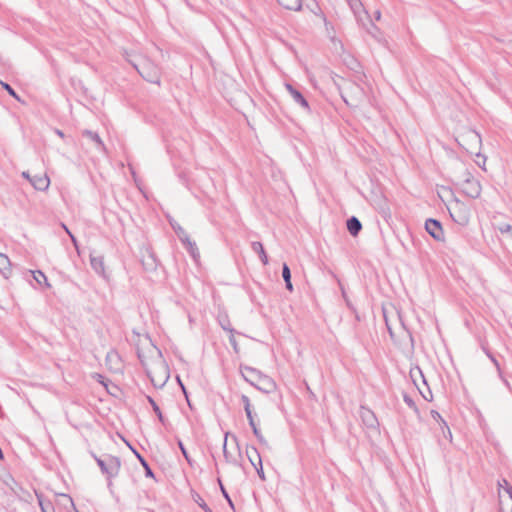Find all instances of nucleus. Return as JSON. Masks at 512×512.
Returning a JSON list of instances; mask_svg holds the SVG:
<instances>
[{
	"instance_id": "10",
	"label": "nucleus",
	"mask_w": 512,
	"mask_h": 512,
	"mask_svg": "<svg viewBox=\"0 0 512 512\" xmlns=\"http://www.w3.org/2000/svg\"><path fill=\"white\" fill-rule=\"evenodd\" d=\"M505 492L499 490V512H512V486L507 480H503Z\"/></svg>"
},
{
	"instance_id": "45",
	"label": "nucleus",
	"mask_w": 512,
	"mask_h": 512,
	"mask_svg": "<svg viewBox=\"0 0 512 512\" xmlns=\"http://www.w3.org/2000/svg\"><path fill=\"white\" fill-rule=\"evenodd\" d=\"M255 469L257 471L258 476L262 480H265V475H264V471H263V467H262V461L260 463H258L257 468H255Z\"/></svg>"
},
{
	"instance_id": "22",
	"label": "nucleus",
	"mask_w": 512,
	"mask_h": 512,
	"mask_svg": "<svg viewBox=\"0 0 512 512\" xmlns=\"http://www.w3.org/2000/svg\"><path fill=\"white\" fill-rule=\"evenodd\" d=\"M363 27L377 41H379V42L382 41V34L380 33L379 29L373 23H371L370 19L368 21L366 20V26H363Z\"/></svg>"
},
{
	"instance_id": "38",
	"label": "nucleus",
	"mask_w": 512,
	"mask_h": 512,
	"mask_svg": "<svg viewBox=\"0 0 512 512\" xmlns=\"http://www.w3.org/2000/svg\"><path fill=\"white\" fill-rule=\"evenodd\" d=\"M178 446H179V448H180V450H181V452H182L183 456H184V457H185V459L187 460V462H188L189 464H191L190 456H189V454H188V452H187L186 448L184 447V445H183V443H182V441H181V440H178Z\"/></svg>"
},
{
	"instance_id": "15",
	"label": "nucleus",
	"mask_w": 512,
	"mask_h": 512,
	"mask_svg": "<svg viewBox=\"0 0 512 512\" xmlns=\"http://www.w3.org/2000/svg\"><path fill=\"white\" fill-rule=\"evenodd\" d=\"M241 373H242L244 379L253 386H255V384H256V381H257L256 379H258L262 376V373L260 371H258L255 368L248 367V366L242 367Z\"/></svg>"
},
{
	"instance_id": "5",
	"label": "nucleus",
	"mask_w": 512,
	"mask_h": 512,
	"mask_svg": "<svg viewBox=\"0 0 512 512\" xmlns=\"http://www.w3.org/2000/svg\"><path fill=\"white\" fill-rule=\"evenodd\" d=\"M458 143L470 153H474L481 146V136L474 130H467L459 135Z\"/></svg>"
},
{
	"instance_id": "57",
	"label": "nucleus",
	"mask_w": 512,
	"mask_h": 512,
	"mask_svg": "<svg viewBox=\"0 0 512 512\" xmlns=\"http://www.w3.org/2000/svg\"><path fill=\"white\" fill-rule=\"evenodd\" d=\"M375 20L379 21L381 19V12L380 10L375 11L374 13Z\"/></svg>"
},
{
	"instance_id": "25",
	"label": "nucleus",
	"mask_w": 512,
	"mask_h": 512,
	"mask_svg": "<svg viewBox=\"0 0 512 512\" xmlns=\"http://www.w3.org/2000/svg\"><path fill=\"white\" fill-rule=\"evenodd\" d=\"M82 134H83V136H85V137H87V138L91 139L93 142H95V143H96V145H97L100 149H102V150H105V149H106V148H105V145H104V143H103V141L101 140V138L99 137V135H98L97 133L92 132V131H90V130H84V131L82 132Z\"/></svg>"
},
{
	"instance_id": "3",
	"label": "nucleus",
	"mask_w": 512,
	"mask_h": 512,
	"mask_svg": "<svg viewBox=\"0 0 512 512\" xmlns=\"http://www.w3.org/2000/svg\"><path fill=\"white\" fill-rule=\"evenodd\" d=\"M456 184L461 187L463 193L472 199H477L481 195L482 187L480 182L467 169H463L456 176Z\"/></svg>"
},
{
	"instance_id": "12",
	"label": "nucleus",
	"mask_w": 512,
	"mask_h": 512,
	"mask_svg": "<svg viewBox=\"0 0 512 512\" xmlns=\"http://www.w3.org/2000/svg\"><path fill=\"white\" fill-rule=\"evenodd\" d=\"M425 229L435 240H444L443 228L439 221L435 219H428L425 223Z\"/></svg>"
},
{
	"instance_id": "24",
	"label": "nucleus",
	"mask_w": 512,
	"mask_h": 512,
	"mask_svg": "<svg viewBox=\"0 0 512 512\" xmlns=\"http://www.w3.org/2000/svg\"><path fill=\"white\" fill-rule=\"evenodd\" d=\"M285 9L298 11L301 9V0H277Z\"/></svg>"
},
{
	"instance_id": "35",
	"label": "nucleus",
	"mask_w": 512,
	"mask_h": 512,
	"mask_svg": "<svg viewBox=\"0 0 512 512\" xmlns=\"http://www.w3.org/2000/svg\"><path fill=\"white\" fill-rule=\"evenodd\" d=\"M95 461L97 462L99 468L101 469V472L106 475L107 471V456L105 458H99L95 454H92Z\"/></svg>"
},
{
	"instance_id": "20",
	"label": "nucleus",
	"mask_w": 512,
	"mask_h": 512,
	"mask_svg": "<svg viewBox=\"0 0 512 512\" xmlns=\"http://www.w3.org/2000/svg\"><path fill=\"white\" fill-rule=\"evenodd\" d=\"M251 248L255 253H257L259 255L261 262L264 265H267L268 264V256L264 250L262 243L258 242V241L252 242Z\"/></svg>"
},
{
	"instance_id": "36",
	"label": "nucleus",
	"mask_w": 512,
	"mask_h": 512,
	"mask_svg": "<svg viewBox=\"0 0 512 512\" xmlns=\"http://www.w3.org/2000/svg\"><path fill=\"white\" fill-rule=\"evenodd\" d=\"M147 399H148L149 403L151 404L154 412L157 414L159 420L162 423H164V418H163V415L161 413V410H160L159 406L156 404V402L150 396H148Z\"/></svg>"
},
{
	"instance_id": "58",
	"label": "nucleus",
	"mask_w": 512,
	"mask_h": 512,
	"mask_svg": "<svg viewBox=\"0 0 512 512\" xmlns=\"http://www.w3.org/2000/svg\"><path fill=\"white\" fill-rule=\"evenodd\" d=\"M404 400L405 402L409 405V406H413L414 405V402L407 396L404 397Z\"/></svg>"
},
{
	"instance_id": "43",
	"label": "nucleus",
	"mask_w": 512,
	"mask_h": 512,
	"mask_svg": "<svg viewBox=\"0 0 512 512\" xmlns=\"http://www.w3.org/2000/svg\"><path fill=\"white\" fill-rule=\"evenodd\" d=\"M241 400L244 405V410L251 409L250 399L248 396L242 395Z\"/></svg>"
},
{
	"instance_id": "1",
	"label": "nucleus",
	"mask_w": 512,
	"mask_h": 512,
	"mask_svg": "<svg viewBox=\"0 0 512 512\" xmlns=\"http://www.w3.org/2000/svg\"><path fill=\"white\" fill-rule=\"evenodd\" d=\"M127 60L133 65L138 73L148 82L160 85L161 71L160 68L146 56L138 55Z\"/></svg>"
},
{
	"instance_id": "52",
	"label": "nucleus",
	"mask_w": 512,
	"mask_h": 512,
	"mask_svg": "<svg viewBox=\"0 0 512 512\" xmlns=\"http://www.w3.org/2000/svg\"><path fill=\"white\" fill-rule=\"evenodd\" d=\"M177 236L179 237V239H182L185 236H188V234L184 229H180V231H177Z\"/></svg>"
},
{
	"instance_id": "18",
	"label": "nucleus",
	"mask_w": 512,
	"mask_h": 512,
	"mask_svg": "<svg viewBox=\"0 0 512 512\" xmlns=\"http://www.w3.org/2000/svg\"><path fill=\"white\" fill-rule=\"evenodd\" d=\"M0 273L5 278H9V276L11 275L10 260L5 254H2V253H0Z\"/></svg>"
},
{
	"instance_id": "59",
	"label": "nucleus",
	"mask_w": 512,
	"mask_h": 512,
	"mask_svg": "<svg viewBox=\"0 0 512 512\" xmlns=\"http://www.w3.org/2000/svg\"><path fill=\"white\" fill-rule=\"evenodd\" d=\"M503 480L504 479H502L501 481L498 482V486L503 489L502 492H505L506 485H505V483H503Z\"/></svg>"
},
{
	"instance_id": "11",
	"label": "nucleus",
	"mask_w": 512,
	"mask_h": 512,
	"mask_svg": "<svg viewBox=\"0 0 512 512\" xmlns=\"http://www.w3.org/2000/svg\"><path fill=\"white\" fill-rule=\"evenodd\" d=\"M121 468V461L118 457L107 455V471L106 476L108 479V485H111V479L119 474Z\"/></svg>"
},
{
	"instance_id": "56",
	"label": "nucleus",
	"mask_w": 512,
	"mask_h": 512,
	"mask_svg": "<svg viewBox=\"0 0 512 512\" xmlns=\"http://www.w3.org/2000/svg\"><path fill=\"white\" fill-rule=\"evenodd\" d=\"M22 176H23L25 179H27L28 181H32V178H31V176H30L29 171H24V172H22Z\"/></svg>"
},
{
	"instance_id": "62",
	"label": "nucleus",
	"mask_w": 512,
	"mask_h": 512,
	"mask_svg": "<svg viewBox=\"0 0 512 512\" xmlns=\"http://www.w3.org/2000/svg\"><path fill=\"white\" fill-rule=\"evenodd\" d=\"M55 132H56V134H57L59 137H61V138H63V137H64V133H63L61 130L56 129V131H55Z\"/></svg>"
},
{
	"instance_id": "55",
	"label": "nucleus",
	"mask_w": 512,
	"mask_h": 512,
	"mask_svg": "<svg viewBox=\"0 0 512 512\" xmlns=\"http://www.w3.org/2000/svg\"><path fill=\"white\" fill-rule=\"evenodd\" d=\"M476 156H477L478 158H480V157H481V158L483 159V164L481 165V164L478 162V165H479L481 168L485 169V168H484V165H485V162H486V157H485V156H482L480 153H476Z\"/></svg>"
},
{
	"instance_id": "40",
	"label": "nucleus",
	"mask_w": 512,
	"mask_h": 512,
	"mask_svg": "<svg viewBox=\"0 0 512 512\" xmlns=\"http://www.w3.org/2000/svg\"><path fill=\"white\" fill-rule=\"evenodd\" d=\"M229 342H230V344L232 345V347H233L234 351H235L236 353H238V352H239V346H238V343H237V341H236V339H235L234 332H233V333H230V336H229Z\"/></svg>"
},
{
	"instance_id": "50",
	"label": "nucleus",
	"mask_w": 512,
	"mask_h": 512,
	"mask_svg": "<svg viewBox=\"0 0 512 512\" xmlns=\"http://www.w3.org/2000/svg\"><path fill=\"white\" fill-rule=\"evenodd\" d=\"M180 241L183 243V245L186 247L187 245H189L192 241L191 239L189 238V235L188 236H185L184 238L180 239Z\"/></svg>"
},
{
	"instance_id": "13",
	"label": "nucleus",
	"mask_w": 512,
	"mask_h": 512,
	"mask_svg": "<svg viewBox=\"0 0 512 512\" xmlns=\"http://www.w3.org/2000/svg\"><path fill=\"white\" fill-rule=\"evenodd\" d=\"M256 380L257 381L254 387L264 393H271L276 389L275 382L267 375L262 374V376Z\"/></svg>"
},
{
	"instance_id": "8",
	"label": "nucleus",
	"mask_w": 512,
	"mask_h": 512,
	"mask_svg": "<svg viewBox=\"0 0 512 512\" xmlns=\"http://www.w3.org/2000/svg\"><path fill=\"white\" fill-rule=\"evenodd\" d=\"M343 100L350 106H357L363 96L362 89L356 84H348L341 93Z\"/></svg>"
},
{
	"instance_id": "9",
	"label": "nucleus",
	"mask_w": 512,
	"mask_h": 512,
	"mask_svg": "<svg viewBox=\"0 0 512 512\" xmlns=\"http://www.w3.org/2000/svg\"><path fill=\"white\" fill-rule=\"evenodd\" d=\"M350 9L352 10L357 22L361 26H366V20H369V14L364 8L360 0H346Z\"/></svg>"
},
{
	"instance_id": "30",
	"label": "nucleus",
	"mask_w": 512,
	"mask_h": 512,
	"mask_svg": "<svg viewBox=\"0 0 512 512\" xmlns=\"http://www.w3.org/2000/svg\"><path fill=\"white\" fill-rule=\"evenodd\" d=\"M218 321L225 331H228L229 333L235 332L227 316H219Z\"/></svg>"
},
{
	"instance_id": "48",
	"label": "nucleus",
	"mask_w": 512,
	"mask_h": 512,
	"mask_svg": "<svg viewBox=\"0 0 512 512\" xmlns=\"http://www.w3.org/2000/svg\"><path fill=\"white\" fill-rule=\"evenodd\" d=\"M198 504L205 512H212V510L207 506V504L202 499L200 502H198Z\"/></svg>"
},
{
	"instance_id": "53",
	"label": "nucleus",
	"mask_w": 512,
	"mask_h": 512,
	"mask_svg": "<svg viewBox=\"0 0 512 512\" xmlns=\"http://www.w3.org/2000/svg\"><path fill=\"white\" fill-rule=\"evenodd\" d=\"M229 436V433H226L225 434V439H224V443H223V452H224V455L227 456V450H226V444H227V438Z\"/></svg>"
},
{
	"instance_id": "27",
	"label": "nucleus",
	"mask_w": 512,
	"mask_h": 512,
	"mask_svg": "<svg viewBox=\"0 0 512 512\" xmlns=\"http://www.w3.org/2000/svg\"><path fill=\"white\" fill-rule=\"evenodd\" d=\"M92 268L99 274L104 272V263L102 257H91Z\"/></svg>"
},
{
	"instance_id": "7",
	"label": "nucleus",
	"mask_w": 512,
	"mask_h": 512,
	"mask_svg": "<svg viewBox=\"0 0 512 512\" xmlns=\"http://www.w3.org/2000/svg\"><path fill=\"white\" fill-rule=\"evenodd\" d=\"M388 313H389L388 310L386 308H384L383 315H384L385 323H386V326H387V329H388V332H389L391 338L394 339L396 330L404 331L405 326L403 324L400 314L397 311L394 312L392 318L389 317Z\"/></svg>"
},
{
	"instance_id": "64",
	"label": "nucleus",
	"mask_w": 512,
	"mask_h": 512,
	"mask_svg": "<svg viewBox=\"0 0 512 512\" xmlns=\"http://www.w3.org/2000/svg\"><path fill=\"white\" fill-rule=\"evenodd\" d=\"M173 229L175 230V232L177 233V231H180V229H183L182 227L180 226H174L173 225Z\"/></svg>"
},
{
	"instance_id": "54",
	"label": "nucleus",
	"mask_w": 512,
	"mask_h": 512,
	"mask_svg": "<svg viewBox=\"0 0 512 512\" xmlns=\"http://www.w3.org/2000/svg\"><path fill=\"white\" fill-rule=\"evenodd\" d=\"M113 359H118V355L116 353H108L107 354V360L111 361Z\"/></svg>"
},
{
	"instance_id": "19",
	"label": "nucleus",
	"mask_w": 512,
	"mask_h": 512,
	"mask_svg": "<svg viewBox=\"0 0 512 512\" xmlns=\"http://www.w3.org/2000/svg\"><path fill=\"white\" fill-rule=\"evenodd\" d=\"M495 228L501 233L505 240L512 243V225L508 223H499Z\"/></svg>"
},
{
	"instance_id": "63",
	"label": "nucleus",
	"mask_w": 512,
	"mask_h": 512,
	"mask_svg": "<svg viewBox=\"0 0 512 512\" xmlns=\"http://www.w3.org/2000/svg\"><path fill=\"white\" fill-rule=\"evenodd\" d=\"M70 238H71V240H72V242H73L74 246L77 248V240H76L75 236H74V235H71V237H70Z\"/></svg>"
},
{
	"instance_id": "51",
	"label": "nucleus",
	"mask_w": 512,
	"mask_h": 512,
	"mask_svg": "<svg viewBox=\"0 0 512 512\" xmlns=\"http://www.w3.org/2000/svg\"><path fill=\"white\" fill-rule=\"evenodd\" d=\"M180 241L183 243V245L186 247L187 245H189L192 241L191 239L189 238V235L188 236H185L184 238L180 239Z\"/></svg>"
},
{
	"instance_id": "47",
	"label": "nucleus",
	"mask_w": 512,
	"mask_h": 512,
	"mask_svg": "<svg viewBox=\"0 0 512 512\" xmlns=\"http://www.w3.org/2000/svg\"><path fill=\"white\" fill-rule=\"evenodd\" d=\"M487 355L491 359V361L494 363V365L496 366V368H497V370L499 372V375L502 378L501 370H500V365H499L498 361L491 354L488 353Z\"/></svg>"
},
{
	"instance_id": "42",
	"label": "nucleus",
	"mask_w": 512,
	"mask_h": 512,
	"mask_svg": "<svg viewBox=\"0 0 512 512\" xmlns=\"http://www.w3.org/2000/svg\"><path fill=\"white\" fill-rule=\"evenodd\" d=\"M253 434L256 436V438L259 440L260 443L267 444V441L264 438V436L262 435V433L260 432L259 428L254 429Z\"/></svg>"
},
{
	"instance_id": "41",
	"label": "nucleus",
	"mask_w": 512,
	"mask_h": 512,
	"mask_svg": "<svg viewBox=\"0 0 512 512\" xmlns=\"http://www.w3.org/2000/svg\"><path fill=\"white\" fill-rule=\"evenodd\" d=\"M218 482H219V485H220L221 491H222V493H223V496H224V497H225V499L228 501L229 505L233 508V502H232L231 498L229 497L228 493L226 492L225 488L223 487L221 480H220V479H218Z\"/></svg>"
},
{
	"instance_id": "23",
	"label": "nucleus",
	"mask_w": 512,
	"mask_h": 512,
	"mask_svg": "<svg viewBox=\"0 0 512 512\" xmlns=\"http://www.w3.org/2000/svg\"><path fill=\"white\" fill-rule=\"evenodd\" d=\"M50 185V179L47 174L34 179V189L46 190Z\"/></svg>"
},
{
	"instance_id": "37",
	"label": "nucleus",
	"mask_w": 512,
	"mask_h": 512,
	"mask_svg": "<svg viewBox=\"0 0 512 512\" xmlns=\"http://www.w3.org/2000/svg\"><path fill=\"white\" fill-rule=\"evenodd\" d=\"M0 84L12 97H14L16 100L22 102L20 97L16 94L15 90L9 84L2 82L1 80H0Z\"/></svg>"
},
{
	"instance_id": "6",
	"label": "nucleus",
	"mask_w": 512,
	"mask_h": 512,
	"mask_svg": "<svg viewBox=\"0 0 512 512\" xmlns=\"http://www.w3.org/2000/svg\"><path fill=\"white\" fill-rule=\"evenodd\" d=\"M359 417L366 428L368 435H376L379 433V422L372 410L361 406L359 410Z\"/></svg>"
},
{
	"instance_id": "49",
	"label": "nucleus",
	"mask_w": 512,
	"mask_h": 512,
	"mask_svg": "<svg viewBox=\"0 0 512 512\" xmlns=\"http://www.w3.org/2000/svg\"><path fill=\"white\" fill-rule=\"evenodd\" d=\"M245 413H246L248 422H252L254 420L252 410L251 409L245 410Z\"/></svg>"
},
{
	"instance_id": "34",
	"label": "nucleus",
	"mask_w": 512,
	"mask_h": 512,
	"mask_svg": "<svg viewBox=\"0 0 512 512\" xmlns=\"http://www.w3.org/2000/svg\"><path fill=\"white\" fill-rule=\"evenodd\" d=\"M186 249L188 250V252L192 256V258L195 261H197L198 258L200 257V254H199V250H198V248L196 246V243L195 242H191L189 245L186 246Z\"/></svg>"
},
{
	"instance_id": "14",
	"label": "nucleus",
	"mask_w": 512,
	"mask_h": 512,
	"mask_svg": "<svg viewBox=\"0 0 512 512\" xmlns=\"http://www.w3.org/2000/svg\"><path fill=\"white\" fill-rule=\"evenodd\" d=\"M285 87L289 91L293 100L297 104H299L303 109H305L307 112H310L309 104H308L307 100L304 98V96L301 94V92L296 90L291 84H286Z\"/></svg>"
},
{
	"instance_id": "2",
	"label": "nucleus",
	"mask_w": 512,
	"mask_h": 512,
	"mask_svg": "<svg viewBox=\"0 0 512 512\" xmlns=\"http://www.w3.org/2000/svg\"><path fill=\"white\" fill-rule=\"evenodd\" d=\"M146 373L155 388H162L169 379V368L161 356L146 365Z\"/></svg>"
},
{
	"instance_id": "32",
	"label": "nucleus",
	"mask_w": 512,
	"mask_h": 512,
	"mask_svg": "<svg viewBox=\"0 0 512 512\" xmlns=\"http://www.w3.org/2000/svg\"><path fill=\"white\" fill-rule=\"evenodd\" d=\"M131 449L133 450V452L135 453V455L137 456V458L139 459V461L141 462V464L145 468L146 476L152 477L153 476V472H152L151 468L149 467L148 463L146 462V460L137 451H135L133 448H131Z\"/></svg>"
},
{
	"instance_id": "26",
	"label": "nucleus",
	"mask_w": 512,
	"mask_h": 512,
	"mask_svg": "<svg viewBox=\"0 0 512 512\" xmlns=\"http://www.w3.org/2000/svg\"><path fill=\"white\" fill-rule=\"evenodd\" d=\"M282 277H283V279L285 281L286 288L289 291H292L293 290V285H292V282H291V272H290V268L288 267L287 264H283Z\"/></svg>"
},
{
	"instance_id": "17",
	"label": "nucleus",
	"mask_w": 512,
	"mask_h": 512,
	"mask_svg": "<svg viewBox=\"0 0 512 512\" xmlns=\"http://www.w3.org/2000/svg\"><path fill=\"white\" fill-rule=\"evenodd\" d=\"M347 229L352 236H357L362 229V224L357 217L352 216L347 220Z\"/></svg>"
},
{
	"instance_id": "21",
	"label": "nucleus",
	"mask_w": 512,
	"mask_h": 512,
	"mask_svg": "<svg viewBox=\"0 0 512 512\" xmlns=\"http://www.w3.org/2000/svg\"><path fill=\"white\" fill-rule=\"evenodd\" d=\"M246 454H247V457H248L250 463L255 468H257L258 463H260L262 461L261 456H260L259 452L257 451V449L255 447L247 448Z\"/></svg>"
},
{
	"instance_id": "46",
	"label": "nucleus",
	"mask_w": 512,
	"mask_h": 512,
	"mask_svg": "<svg viewBox=\"0 0 512 512\" xmlns=\"http://www.w3.org/2000/svg\"><path fill=\"white\" fill-rule=\"evenodd\" d=\"M420 393L422 394L423 398L427 401H431L432 399V393L429 389H427V394L425 392H423L419 387H418Z\"/></svg>"
},
{
	"instance_id": "28",
	"label": "nucleus",
	"mask_w": 512,
	"mask_h": 512,
	"mask_svg": "<svg viewBox=\"0 0 512 512\" xmlns=\"http://www.w3.org/2000/svg\"><path fill=\"white\" fill-rule=\"evenodd\" d=\"M410 376L414 382V384L418 387L417 380L420 378L424 385H426V380L424 378V375L422 373V370L419 367H415L410 370Z\"/></svg>"
},
{
	"instance_id": "44",
	"label": "nucleus",
	"mask_w": 512,
	"mask_h": 512,
	"mask_svg": "<svg viewBox=\"0 0 512 512\" xmlns=\"http://www.w3.org/2000/svg\"><path fill=\"white\" fill-rule=\"evenodd\" d=\"M442 429H443L444 437L451 440L452 439V433H451L450 428L448 427V425L447 424H446V426L442 425Z\"/></svg>"
},
{
	"instance_id": "31",
	"label": "nucleus",
	"mask_w": 512,
	"mask_h": 512,
	"mask_svg": "<svg viewBox=\"0 0 512 512\" xmlns=\"http://www.w3.org/2000/svg\"><path fill=\"white\" fill-rule=\"evenodd\" d=\"M39 506L42 510V512H56L52 503L50 502H44L41 498V496L37 495Z\"/></svg>"
},
{
	"instance_id": "61",
	"label": "nucleus",
	"mask_w": 512,
	"mask_h": 512,
	"mask_svg": "<svg viewBox=\"0 0 512 512\" xmlns=\"http://www.w3.org/2000/svg\"><path fill=\"white\" fill-rule=\"evenodd\" d=\"M249 425L252 428V431L258 428L254 420L252 422H249Z\"/></svg>"
},
{
	"instance_id": "60",
	"label": "nucleus",
	"mask_w": 512,
	"mask_h": 512,
	"mask_svg": "<svg viewBox=\"0 0 512 512\" xmlns=\"http://www.w3.org/2000/svg\"><path fill=\"white\" fill-rule=\"evenodd\" d=\"M97 379L100 383H102L104 386H106V384L104 383V377L100 374H97Z\"/></svg>"
},
{
	"instance_id": "39",
	"label": "nucleus",
	"mask_w": 512,
	"mask_h": 512,
	"mask_svg": "<svg viewBox=\"0 0 512 512\" xmlns=\"http://www.w3.org/2000/svg\"><path fill=\"white\" fill-rule=\"evenodd\" d=\"M431 416H432V418L435 421L439 422L443 426H446V422L443 420V418L441 417V415L437 411L432 410L431 411Z\"/></svg>"
},
{
	"instance_id": "16",
	"label": "nucleus",
	"mask_w": 512,
	"mask_h": 512,
	"mask_svg": "<svg viewBox=\"0 0 512 512\" xmlns=\"http://www.w3.org/2000/svg\"><path fill=\"white\" fill-rule=\"evenodd\" d=\"M375 207L386 221H388L391 218V210L386 199L382 198L376 201Z\"/></svg>"
},
{
	"instance_id": "29",
	"label": "nucleus",
	"mask_w": 512,
	"mask_h": 512,
	"mask_svg": "<svg viewBox=\"0 0 512 512\" xmlns=\"http://www.w3.org/2000/svg\"><path fill=\"white\" fill-rule=\"evenodd\" d=\"M34 280L39 285L44 284V286L46 288H50L51 287L50 283L48 282V279H47L46 275L42 271H40V270L34 271Z\"/></svg>"
},
{
	"instance_id": "33",
	"label": "nucleus",
	"mask_w": 512,
	"mask_h": 512,
	"mask_svg": "<svg viewBox=\"0 0 512 512\" xmlns=\"http://www.w3.org/2000/svg\"><path fill=\"white\" fill-rule=\"evenodd\" d=\"M186 249L188 250V252L192 256V258L195 261H197L198 258L200 257V254H199V250H198V248L196 246V243L195 242H191L189 245L186 246Z\"/></svg>"
},
{
	"instance_id": "4",
	"label": "nucleus",
	"mask_w": 512,
	"mask_h": 512,
	"mask_svg": "<svg viewBox=\"0 0 512 512\" xmlns=\"http://www.w3.org/2000/svg\"><path fill=\"white\" fill-rule=\"evenodd\" d=\"M447 209L453 221L461 226H466L471 218V206L457 198L447 205Z\"/></svg>"
}]
</instances>
